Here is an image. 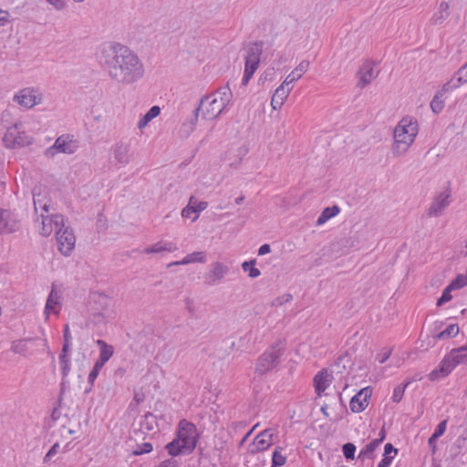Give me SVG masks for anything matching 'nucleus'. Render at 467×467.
I'll return each mask as SVG.
<instances>
[{
  "label": "nucleus",
  "instance_id": "40",
  "mask_svg": "<svg viewBox=\"0 0 467 467\" xmlns=\"http://www.w3.org/2000/svg\"><path fill=\"white\" fill-rule=\"evenodd\" d=\"M449 285L450 288H452L453 290L464 287L467 285V275L462 274L458 275L457 277L453 279Z\"/></svg>",
  "mask_w": 467,
  "mask_h": 467
},
{
  "label": "nucleus",
  "instance_id": "16",
  "mask_svg": "<svg viewBox=\"0 0 467 467\" xmlns=\"http://www.w3.org/2000/svg\"><path fill=\"white\" fill-rule=\"evenodd\" d=\"M372 389L369 387L359 390L352 397L349 407L353 412H361L368 406V400L371 397Z\"/></svg>",
  "mask_w": 467,
  "mask_h": 467
},
{
  "label": "nucleus",
  "instance_id": "1",
  "mask_svg": "<svg viewBox=\"0 0 467 467\" xmlns=\"http://www.w3.org/2000/svg\"><path fill=\"white\" fill-rule=\"evenodd\" d=\"M99 61L109 78L122 86L138 82L145 73L144 65L138 55L119 43L102 45L99 52Z\"/></svg>",
  "mask_w": 467,
  "mask_h": 467
},
{
  "label": "nucleus",
  "instance_id": "34",
  "mask_svg": "<svg viewBox=\"0 0 467 467\" xmlns=\"http://www.w3.org/2000/svg\"><path fill=\"white\" fill-rule=\"evenodd\" d=\"M34 195V207L36 213L40 209L41 213L47 214L49 213V205L47 202H43V198L40 193L36 192V189L33 191Z\"/></svg>",
  "mask_w": 467,
  "mask_h": 467
},
{
  "label": "nucleus",
  "instance_id": "7",
  "mask_svg": "<svg viewBox=\"0 0 467 467\" xmlns=\"http://www.w3.org/2000/svg\"><path fill=\"white\" fill-rule=\"evenodd\" d=\"M22 124L19 121L14 122L13 125L7 128L4 137L3 144L7 149H16L28 146L32 143L33 139L21 131Z\"/></svg>",
  "mask_w": 467,
  "mask_h": 467
},
{
  "label": "nucleus",
  "instance_id": "19",
  "mask_svg": "<svg viewBox=\"0 0 467 467\" xmlns=\"http://www.w3.org/2000/svg\"><path fill=\"white\" fill-rule=\"evenodd\" d=\"M358 87L363 88L371 83V81L377 77V74L374 72V64L371 61H366L360 67L358 73Z\"/></svg>",
  "mask_w": 467,
  "mask_h": 467
},
{
  "label": "nucleus",
  "instance_id": "31",
  "mask_svg": "<svg viewBox=\"0 0 467 467\" xmlns=\"http://www.w3.org/2000/svg\"><path fill=\"white\" fill-rule=\"evenodd\" d=\"M206 262V254L204 252H193L192 254H187L182 260H181L182 265H188L191 263H205Z\"/></svg>",
  "mask_w": 467,
  "mask_h": 467
},
{
  "label": "nucleus",
  "instance_id": "30",
  "mask_svg": "<svg viewBox=\"0 0 467 467\" xmlns=\"http://www.w3.org/2000/svg\"><path fill=\"white\" fill-rule=\"evenodd\" d=\"M157 428L156 417L150 412H147L140 421V429L142 431H152Z\"/></svg>",
  "mask_w": 467,
  "mask_h": 467
},
{
  "label": "nucleus",
  "instance_id": "28",
  "mask_svg": "<svg viewBox=\"0 0 467 467\" xmlns=\"http://www.w3.org/2000/svg\"><path fill=\"white\" fill-rule=\"evenodd\" d=\"M161 113L159 106L151 107L148 112L139 120L137 126L140 130L144 129L153 119L158 117Z\"/></svg>",
  "mask_w": 467,
  "mask_h": 467
},
{
  "label": "nucleus",
  "instance_id": "38",
  "mask_svg": "<svg viewBox=\"0 0 467 467\" xmlns=\"http://www.w3.org/2000/svg\"><path fill=\"white\" fill-rule=\"evenodd\" d=\"M458 333H459V327H458V325L452 324V325L448 326L441 332H440L436 336V338H438V339H444V338L454 337H456L458 335Z\"/></svg>",
  "mask_w": 467,
  "mask_h": 467
},
{
  "label": "nucleus",
  "instance_id": "10",
  "mask_svg": "<svg viewBox=\"0 0 467 467\" xmlns=\"http://www.w3.org/2000/svg\"><path fill=\"white\" fill-rule=\"evenodd\" d=\"M56 239L58 251L65 256L70 255L75 248L76 237L73 230L69 226L60 227L56 232Z\"/></svg>",
  "mask_w": 467,
  "mask_h": 467
},
{
  "label": "nucleus",
  "instance_id": "5",
  "mask_svg": "<svg viewBox=\"0 0 467 467\" xmlns=\"http://www.w3.org/2000/svg\"><path fill=\"white\" fill-rule=\"evenodd\" d=\"M285 347L281 341L272 344L257 359L255 372L264 375L275 368L280 362Z\"/></svg>",
  "mask_w": 467,
  "mask_h": 467
},
{
  "label": "nucleus",
  "instance_id": "27",
  "mask_svg": "<svg viewBox=\"0 0 467 467\" xmlns=\"http://www.w3.org/2000/svg\"><path fill=\"white\" fill-rule=\"evenodd\" d=\"M199 113L196 109L193 110L191 119L182 123L180 129V134L182 137H188L194 130L198 121Z\"/></svg>",
  "mask_w": 467,
  "mask_h": 467
},
{
  "label": "nucleus",
  "instance_id": "3",
  "mask_svg": "<svg viewBox=\"0 0 467 467\" xmlns=\"http://www.w3.org/2000/svg\"><path fill=\"white\" fill-rule=\"evenodd\" d=\"M233 99V92L227 86L203 96L195 109L202 113L204 119H214L226 111L227 106Z\"/></svg>",
  "mask_w": 467,
  "mask_h": 467
},
{
  "label": "nucleus",
  "instance_id": "50",
  "mask_svg": "<svg viewBox=\"0 0 467 467\" xmlns=\"http://www.w3.org/2000/svg\"><path fill=\"white\" fill-rule=\"evenodd\" d=\"M293 296L291 294H285L281 296H278L276 297L273 303H272V306H282L285 303H288L292 300Z\"/></svg>",
  "mask_w": 467,
  "mask_h": 467
},
{
  "label": "nucleus",
  "instance_id": "4",
  "mask_svg": "<svg viewBox=\"0 0 467 467\" xmlns=\"http://www.w3.org/2000/svg\"><path fill=\"white\" fill-rule=\"evenodd\" d=\"M418 134V123L409 118H403L394 129V142L391 151L394 157H400L408 152Z\"/></svg>",
  "mask_w": 467,
  "mask_h": 467
},
{
  "label": "nucleus",
  "instance_id": "20",
  "mask_svg": "<svg viewBox=\"0 0 467 467\" xmlns=\"http://www.w3.org/2000/svg\"><path fill=\"white\" fill-rule=\"evenodd\" d=\"M61 299V292L56 288L55 285L52 286V289L49 293V296L47 299L46 306H45V314L47 316L49 315L50 312L57 314L60 310Z\"/></svg>",
  "mask_w": 467,
  "mask_h": 467
},
{
  "label": "nucleus",
  "instance_id": "33",
  "mask_svg": "<svg viewBox=\"0 0 467 467\" xmlns=\"http://www.w3.org/2000/svg\"><path fill=\"white\" fill-rule=\"evenodd\" d=\"M30 340H31V338H23V339H18V340L13 341L11 344V350L14 353L26 356V351H27L26 345H27V342Z\"/></svg>",
  "mask_w": 467,
  "mask_h": 467
},
{
  "label": "nucleus",
  "instance_id": "53",
  "mask_svg": "<svg viewBox=\"0 0 467 467\" xmlns=\"http://www.w3.org/2000/svg\"><path fill=\"white\" fill-rule=\"evenodd\" d=\"M60 448V445L58 442H56L50 449L49 451H47V453L46 454L45 458H44V461L47 462H49L53 456H55L57 452H58V450Z\"/></svg>",
  "mask_w": 467,
  "mask_h": 467
},
{
  "label": "nucleus",
  "instance_id": "55",
  "mask_svg": "<svg viewBox=\"0 0 467 467\" xmlns=\"http://www.w3.org/2000/svg\"><path fill=\"white\" fill-rule=\"evenodd\" d=\"M50 5L54 6L57 10H62L67 5V0H47Z\"/></svg>",
  "mask_w": 467,
  "mask_h": 467
},
{
  "label": "nucleus",
  "instance_id": "32",
  "mask_svg": "<svg viewBox=\"0 0 467 467\" xmlns=\"http://www.w3.org/2000/svg\"><path fill=\"white\" fill-rule=\"evenodd\" d=\"M462 85L458 83L457 79L453 76L449 81H447L441 89H439L436 93H438L440 96H442L446 98V94L453 91L454 89L458 88Z\"/></svg>",
  "mask_w": 467,
  "mask_h": 467
},
{
  "label": "nucleus",
  "instance_id": "26",
  "mask_svg": "<svg viewBox=\"0 0 467 467\" xmlns=\"http://www.w3.org/2000/svg\"><path fill=\"white\" fill-rule=\"evenodd\" d=\"M309 67V62L307 60H303L299 63V65L285 78V84H293L296 80H298L304 73L307 71Z\"/></svg>",
  "mask_w": 467,
  "mask_h": 467
},
{
  "label": "nucleus",
  "instance_id": "15",
  "mask_svg": "<svg viewBox=\"0 0 467 467\" xmlns=\"http://www.w3.org/2000/svg\"><path fill=\"white\" fill-rule=\"evenodd\" d=\"M17 215L7 209H0V234H11L19 229Z\"/></svg>",
  "mask_w": 467,
  "mask_h": 467
},
{
  "label": "nucleus",
  "instance_id": "9",
  "mask_svg": "<svg viewBox=\"0 0 467 467\" xmlns=\"http://www.w3.org/2000/svg\"><path fill=\"white\" fill-rule=\"evenodd\" d=\"M43 95L38 88L27 87L20 89L13 97V101L20 107L30 109L42 103Z\"/></svg>",
  "mask_w": 467,
  "mask_h": 467
},
{
  "label": "nucleus",
  "instance_id": "49",
  "mask_svg": "<svg viewBox=\"0 0 467 467\" xmlns=\"http://www.w3.org/2000/svg\"><path fill=\"white\" fill-rule=\"evenodd\" d=\"M1 122L6 130L8 127L14 124L12 122V113L9 110L3 111L1 115Z\"/></svg>",
  "mask_w": 467,
  "mask_h": 467
},
{
  "label": "nucleus",
  "instance_id": "23",
  "mask_svg": "<svg viewBox=\"0 0 467 467\" xmlns=\"http://www.w3.org/2000/svg\"><path fill=\"white\" fill-rule=\"evenodd\" d=\"M385 431L381 430L379 431V438L374 439L369 443H368L358 453V458L360 460H364L366 458H372L373 452L379 446V444L384 441L385 439Z\"/></svg>",
  "mask_w": 467,
  "mask_h": 467
},
{
  "label": "nucleus",
  "instance_id": "63",
  "mask_svg": "<svg viewBox=\"0 0 467 467\" xmlns=\"http://www.w3.org/2000/svg\"><path fill=\"white\" fill-rule=\"evenodd\" d=\"M284 102L275 99V97H272V99H271V106L273 108V109L276 110L278 109H280L282 106H283Z\"/></svg>",
  "mask_w": 467,
  "mask_h": 467
},
{
  "label": "nucleus",
  "instance_id": "43",
  "mask_svg": "<svg viewBox=\"0 0 467 467\" xmlns=\"http://www.w3.org/2000/svg\"><path fill=\"white\" fill-rule=\"evenodd\" d=\"M409 384H410V382L408 381L404 385H400L394 389L393 396H392V400L394 402H400L402 400L405 389Z\"/></svg>",
  "mask_w": 467,
  "mask_h": 467
},
{
  "label": "nucleus",
  "instance_id": "45",
  "mask_svg": "<svg viewBox=\"0 0 467 467\" xmlns=\"http://www.w3.org/2000/svg\"><path fill=\"white\" fill-rule=\"evenodd\" d=\"M343 454L346 459L353 460L356 451V446L353 443L348 442L342 447Z\"/></svg>",
  "mask_w": 467,
  "mask_h": 467
},
{
  "label": "nucleus",
  "instance_id": "48",
  "mask_svg": "<svg viewBox=\"0 0 467 467\" xmlns=\"http://www.w3.org/2000/svg\"><path fill=\"white\" fill-rule=\"evenodd\" d=\"M452 288H450V285H448L442 292L441 296L437 301V306H441L443 304L449 302L451 299V292L452 291Z\"/></svg>",
  "mask_w": 467,
  "mask_h": 467
},
{
  "label": "nucleus",
  "instance_id": "22",
  "mask_svg": "<svg viewBox=\"0 0 467 467\" xmlns=\"http://www.w3.org/2000/svg\"><path fill=\"white\" fill-rule=\"evenodd\" d=\"M450 4L442 1L439 5L438 10L430 19V24L433 26L441 25L450 16Z\"/></svg>",
  "mask_w": 467,
  "mask_h": 467
},
{
  "label": "nucleus",
  "instance_id": "8",
  "mask_svg": "<svg viewBox=\"0 0 467 467\" xmlns=\"http://www.w3.org/2000/svg\"><path fill=\"white\" fill-rule=\"evenodd\" d=\"M78 148V141L71 134H63L59 136L55 143L45 150L47 158H53L57 152L72 154Z\"/></svg>",
  "mask_w": 467,
  "mask_h": 467
},
{
  "label": "nucleus",
  "instance_id": "59",
  "mask_svg": "<svg viewBox=\"0 0 467 467\" xmlns=\"http://www.w3.org/2000/svg\"><path fill=\"white\" fill-rule=\"evenodd\" d=\"M208 206V203L206 202H199L195 207V213H199L200 212L205 210ZM198 217V214L194 217V220Z\"/></svg>",
  "mask_w": 467,
  "mask_h": 467
},
{
  "label": "nucleus",
  "instance_id": "11",
  "mask_svg": "<svg viewBox=\"0 0 467 467\" xmlns=\"http://www.w3.org/2000/svg\"><path fill=\"white\" fill-rule=\"evenodd\" d=\"M455 358H457V356H455V352H450L447 356L443 358L439 367L433 369L428 375L429 379L431 381H435L440 379L447 377L454 369V368L458 366V363H456Z\"/></svg>",
  "mask_w": 467,
  "mask_h": 467
},
{
  "label": "nucleus",
  "instance_id": "52",
  "mask_svg": "<svg viewBox=\"0 0 467 467\" xmlns=\"http://www.w3.org/2000/svg\"><path fill=\"white\" fill-rule=\"evenodd\" d=\"M392 349L391 348H383L378 355H377V360L383 364L391 355Z\"/></svg>",
  "mask_w": 467,
  "mask_h": 467
},
{
  "label": "nucleus",
  "instance_id": "47",
  "mask_svg": "<svg viewBox=\"0 0 467 467\" xmlns=\"http://www.w3.org/2000/svg\"><path fill=\"white\" fill-rule=\"evenodd\" d=\"M152 444L150 442H144L140 445H137L136 450L133 451L135 455H142L144 453H149L152 451Z\"/></svg>",
  "mask_w": 467,
  "mask_h": 467
},
{
  "label": "nucleus",
  "instance_id": "2",
  "mask_svg": "<svg viewBox=\"0 0 467 467\" xmlns=\"http://www.w3.org/2000/svg\"><path fill=\"white\" fill-rule=\"evenodd\" d=\"M198 440L196 426L187 420H182L177 428L176 437L166 444L165 449L171 457L191 454L196 448Z\"/></svg>",
  "mask_w": 467,
  "mask_h": 467
},
{
  "label": "nucleus",
  "instance_id": "46",
  "mask_svg": "<svg viewBox=\"0 0 467 467\" xmlns=\"http://www.w3.org/2000/svg\"><path fill=\"white\" fill-rule=\"evenodd\" d=\"M103 367H104V365L95 362L91 371L88 374V380L89 384L93 385L94 381L96 380V379L98 378V376L99 374V371L102 369Z\"/></svg>",
  "mask_w": 467,
  "mask_h": 467
},
{
  "label": "nucleus",
  "instance_id": "35",
  "mask_svg": "<svg viewBox=\"0 0 467 467\" xmlns=\"http://www.w3.org/2000/svg\"><path fill=\"white\" fill-rule=\"evenodd\" d=\"M283 448L277 446L273 451L272 456V467H281L286 462V457L282 454Z\"/></svg>",
  "mask_w": 467,
  "mask_h": 467
},
{
  "label": "nucleus",
  "instance_id": "57",
  "mask_svg": "<svg viewBox=\"0 0 467 467\" xmlns=\"http://www.w3.org/2000/svg\"><path fill=\"white\" fill-rule=\"evenodd\" d=\"M383 459L379 462L378 467H389L394 456L383 455Z\"/></svg>",
  "mask_w": 467,
  "mask_h": 467
},
{
  "label": "nucleus",
  "instance_id": "64",
  "mask_svg": "<svg viewBox=\"0 0 467 467\" xmlns=\"http://www.w3.org/2000/svg\"><path fill=\"white\" fill-rule=\"evenodd\" d=\"M63 337H64V342H71L72 337H71V333H70L68 325H66L64 327Z\"/></svg>",
  "mask_w": 467,
  "mask_h": 467
},
{
  "label": "nucleus",
  "instance_id": "54",
  "mask_svg": "<svg viewBox=\"0 0 467 467\" xmlns=\"http://www.w3.org/2000/svg\"><path fill=\"white\" fill-rule=\"evenodd\" d=\"M192 201H193V197L192 196L190 201H189L188 205L182 212V217L190 218L192 213H195V212H194L195 211L194 210L195 207L192 206Z\"/></svg>",
  "mask_w": 467,
  "mask_h": 467
},
{
  "label": "nucleus",
  "instance_id": "29",
  "mask_svg": "<svg viewBox=\"0 0 467 467\" xmlns=\"http://www.w3.org/2000/svg\"><path fill=\"white\" fill-rule=\"evenodd\" d=\"M340 212V208L337 205L325 208L317 220V225H322L327 223L329 219L337 215Z\"/></svg>",
  "mask_w": 467,
  "mask_h": 467
},
{
  "label": "nucleus",
  "instance_id": "21",
  "mask_svg": "<svg viewBox=\"0 0 467 467\" xmlns=\"http://www.w3.org/2000/svg\"><path fill=\"white\" fill-rule=\"evenodd\" d=\"M178 249L177 245L174 243L167 242V241H159L152 245L147 246L143 249L142 253L150 254H160L163 252H174Z\"/></svg>",
  "mask_w": 467,
  "mask_h": 467
},
{
  "label": "nucleus",
  "instance_id": "61",
  "mask_svg": "<svg viewBox=\"0 0 467 467\" xmlns=\"http://www.w3.org/2000/svg\"><path fill=\"white\" fill-rule=\"evenodd\" d=\"M159 467H179L176 461L172 459L165 460L161 462Z\"/></svg>",
  "mask_w": 467,
  "mask_h": 467
},
{
  "label": "nucleus",
  "instance_id": "24",
  "mask_svg": "<svg viewBox=\"0 0 467 467\" xmlns=\"http://www.w3.org/2000/svg\"><path fill=\"white\" fill-rule=\"evenodd\" d=\"M331 382V377L327 372V370H321L319 371L314 378V385L316 392L318 396H321V394L327 389Z\"/></svg>",
  "mask_w": 467,
  "mask_h": 467
},
{
  "label": "nucleus",
  "instance_id": "58",
  "mask_svg": "<svg viewBox=\"0 0 467 467\" xmlns=\"http://www.w3.org/2000/svg\"><path fill=\"white\" fill-rule=\"evenodd\" d=\"M10 15L7 11L0 9V26H4L9 18Z\"/></svg>",
  "mask_w": 467,
  "mask_h": 467
},
{
  "label": "nucleus",
  "instance_id": "14",
  "mask_svg": "<svg viewBox=\"0 0 467 467\" xmlns=\"http://www.w3.org/2000/svg\"><path fill=\"white\" fill-rule=\"evenodd\" d=\"M451 191L447 189L445 192L438 193L432 200L428 211L427 214L430 217H438L441 216L443 211L450 205L451 203Z\"/></svg>",
  "mask_w": 467,
  "mask_h": 467
},
{
  "label": "nucleus",
  "instance_id": "37",
  "mask_svg": "<svg viewBox=\"0 0 467 467\" xmlns=\"http://www.w3.org/2000/svg\"><path fill=\"white\" fill-rule=\"evenodd\" d=\"M256 261L255 259L245 261L242 264V268L244 272H248V275L251 278H256L261 275L259 269L254 267Z\"/></svg>",
  "mask_w": 467,
  "mask_h": 467
},
{
  "label": "nucleus",
  "instance_id": "56",
  "mask_svg": "<svg viewBox=\"0 0 467 467\" xmlns=\"http://www.w3.org/2000/svg\"><path fill=\"white\" fill-rule=\"evenodd\" d=\"M398 453V450L393 447L391 443H387L384 447V455L395 456Z\"/></svg>",
  "mask_w": 467,
  "mask_h": 467
},
{
  "label": "nucleus",
  "instance_id": "17",
  "mask_svg": "<svg viewBox=\"0 0 467 467\" xmlns=\"http://www.w3.org/2000/svg\"><path fill=\"white\" fill-rule=\"evenodd\" d=\"M228 271V267L220 262L212 264L211 269L205 276V283L208 285H215L219 284L227 275Z\"/></svg>",
  "mask_w": 467,
  "mask_h": 467
},
{
  "label": "nucleus",
  "instance_id": "36",
  "mask_svg": "<svg viewBox=\"0 0 467 467\" xmlns=\"http://www.w3.org/2000/svg\"><path fill=\"white\" fill-rule=\"evenodd\" d=\"M445 99H446V98L440 96L438 93H436L434 95L433 99H431V101L430 103V107L435 114L441 113V110L444 109Z\"/></svg>",
  "mask_w": 467,
  "mask_h": 467
},
{
  "label": "nucleus",
  "instance_id": "12",
  "mask_svg": "<svg viewBox=\"0 0 467 467\" xmlns=\"http://www.w3.org/2000/svg\"><path fill=\"white\" fill-rule=\"evenodd\" d=\"M41 224L40 234L43 236H49L54 231L57 232L60 227L64 226L65 219L60 213L49 214L41 213Z\"/></svg>",
  "mask_w": 467,
  "mask_h": 467
},
{
  "label": "nucleus",
  "instance_id": "41",
  "mask_svg": "<svg viewBox=\"0 0 467 467\" xmlns=\"http://www.w3.org/2000/svg\"><path fill=\"white\" fill-rule=\"evenodd\" d=\"M59 363L61 366V371H62L63 377H67L70 370V360H69L67 355L60 354L59 355Z\"/></svg>",
  "mask_w": 467,
  "mask_h": 467
},
{
  "label": "nucleus",
  "instance_id": "13",
  "mask_svg": "<svg viewBox=\"0 0 467 467\" xmlns=\"http://www.w3.org/2000/svg\"><path fill=\"white\" fill-rule=\"evenodd\" d=\"M273 443V433L270 429L261 431L248 445L247 451L254 455L259 451L267 450Z\"/></svg>",
  "mask_w": 467,
  "mask_h": 467
},
{
  "label": "nucleus",
  "instance_id": "6",
  "mask_svg": "<svg viewBox=\"0 0 467 467\" xmlns=\"http://www.w3.org/2000/svg\"><path fill=\"white\" fill-rule=\"evenodd\" d=\"M263 42H254L248 44L244 48L246 54L244 57V72L242 79L243 85H247L258 68V65L260 63L261 56L263 53Z\"/></svg>",
  "mask_w": 467,
  "mask_h": 467
},
{
  "label": "nucleus",
  "instance_id": "51",
  "mask_svg": "<svg viewBox=\"0 0 467 467\" xmlns=\"http://www.w3.org/2000/svg\"><path fill=\"white\" fill-rule=\"evenodd\" d=\"M446 427H447V420H444L438 424L434 432L432 433V436L439 439L441 436H442L444 434V432L446 431Z\"/></svg>",
  "mask_w": 467,
  "mask_h": 467
},
{
  "label": "nucleus",
  "instance_id": "44",
  "mask_svg": "<svg viewBox=\"0 0 467 467\" xmlns=\"http://www.w3.org/2000/svg\"><path fill=\"white\" fill-rule=\"evenodd\" d=\"M454 77L461 85L467 83V63L457 70Z\"/></svg>",
  "mask_w": 467,
  "mask_h": 467
},
{
  "label": "nucleus",
  "instance_id": "25",
  "mask_svg": "<svg viewBox=\"0 0 467 467\" xmlns=\"http://www.w3.org/2000/svg\"><path fill=\"white\" fill-rule=\"evenodd\" d=\"M96 344L99 348V357L96 362L105 365L114 354V348L102 339H98Z\"/></svg>",
  "mask_w": 467,
  "mask_h": 467
},
{
  "label": "nucleus",
  "instance_id": "62",
  "mask_svg": "<svg viewBox=\"0 0 467 467\" xmlns=\"http://www.w3.org/2000/svg\"><path fill=\"white\" fill-rule=\"evenodd\" d=\"M271 252V247L268 244H265L260 246L258 250V255H265L266 254H269Z\"/></svg>",
  "mask_w": 467,
  "mask_h": 467
},
{
  "label": "nucleus",
  "instance_id": "42",
  "mask_svg": "<svg viewBox=\"0 0 467 467\" xmlns=\"http://www.w3.org/2000/svg\"><path fill=\"white\" fill-rule=\"evenodd\" d=\"M451 352H455L456 363L461 364L467 360V346L461 347L459 348H453Z\"/></svg>",
  "mask_w": 467,
  "mask_h": 467
},
{
  "label": "nucleus",
  "instance_id": "39",
  "mask_svg": "<svg viewBox=\"0 0 467 467\" xmlns=\"http://www.w3.org/2000/svg\"><path fill=\"white\" fill-rule=\"evenodd\" d=\"M289 84H285V81L275 89L273 97L275 99L285 102L286 98L288 97L292 88L288 87Z\"/></svg>",
  "mask_w": 467,
  "mask_h": 467
},
{
  "label": "nucleus",
  "instance_id": "60",
  "mask_svg": "<svg viewBox=\"0 0 467 467\" xmlns=\"http://www.w3.org/2000/svg\"><path fill=\"white\" fill-rule=\"evenodd\" d=\"M437 440L438 439L433 437L432 435L428 440V444H429L430 448L431 449L432 454H434L437 450V445H436Z\"/></svg>",
  "mask_w": 467,
  "mask_h": 467
},
{
  "label": "nucleus",
  "instance_id": "18",
  "mask_svg": "<svg viewBox=\"0 0 467 467\" xmlns=\"http://www.w3.org/2000/svg\"><path fill=\"white\" fill-rule=\"evenodd\" d=\"M111 152L115 161L122 166L127 165L130 161V145L123 141H118L113 144Z\"/></svg>",
  "mask_w": 467,
  "mask_h": 467
}]
</instances>
